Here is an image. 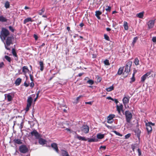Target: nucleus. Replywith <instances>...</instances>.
<instances>
[{"label":"nucleus","instance_id":"1","mask_svg":"<svg viewBox=\"0 0 156 156\" xmlns=\"http://www.w3.org/2000/svg\"><path fill=\"white\" fill-rule=\"evenodd\" d=\"M9 34V30L3 27L2 28V30L0 32V37L2 41L4 42L6 38Z\"/></svg>","mask_w":156,"mask_h":156},{"label":"nucleus","instance_id":"2","mask_svg":"<svg viewBox=\"0 0 156 156\" xmlns=\"http://www.w3.org/2000/svg\"><path fill=\"white\" fill-rule=\"evenodd\" d=\"M125 115L126 122L129 123L132 118V113L129 111H126L125 112Z\"/></svg>","mask_w":156,"mask_h":156},{"label":"nucleus","instance_id":"3","mask_svg":"<svg viewBox=\"0 0 156 156\" xmlns=\"http://www.w3.org/2000/svg\"><path fill=\"white\" fill-rule=\"evenodd\" d=\"M132 62H128L126 64L125 66V71L123 73V74L125 73H129L130 70V68L132 65Z\"/></svg>","mask_w":156,"mask_h":156},{"label":"nucleus","instance_id":"4","mask_svg":"<svg viewBox=\"0 0 156 156\" xmlns=\"http://www.w3.org/2000/svg\"><path fill=\"white\" fill-rule=\"evenodd\" d=\"M19 150L21 153L23 154L27 153L28 151V148L26 145H22L20 146Z\"/></svg>","mask_w":156,"mask_h":156},{"label":"nucleus","instance_id":"5","mask_svg":"<svg viewBox=\"0 0 156 156\" xmlns=\"http://www.w3.org/2000/svg\"><path fill=\"white\" fill-rule=\"evenodd\" d=\"M154 123H152L151 122H149L147 123H146V129L148 133H149L151 132L152 130V126H154Z\"/></svg>","mask_w":156,"mask_h":156},{"label":"nucleus","instance_id":"6","mask_svg":"<svg viewBox=\"0 0 156 156\" xmlns=\"http://www.w3.org/2000/svg\"><path fill=\"white\" fill-rule=\"evenodd\" d=\"M13 37L12 36H9L7 37L5 43L7 46H9L11 44H12V40Z\"/></svg>","mask_w":156,"mask_h":156},{"label":"nucleus","instance_id":"7","mask_svg":"<svg viewBox=\"0 0 156 156\" xmlns=\"http://www.w3.org/2000/svg\"><path fill=\"white\" fill-rule=\"evenodd\" d=\"M81 130L85 133H87L89 132V128L88 126L86 125H84L80 128Z\"/></svg>","mask_w":156,"mask_h":156},{"label":"nucleus","instance_id":"8","mask_svg":"<svg viewBox=\"0 0 156 156\" xmlns=\"http://www.w3.org/2000/svg\"><path fill=\"white\" fill-rule=\"evenodd\" d=\"M31 136H34L36 139H38L40 137V135L38 133L35 129L30 133Z\"/></svg>","mask_w":156,"mask_h":156},{"label":"nucleus","instance_id":"9","mask_svg":"<svg viewBox=\"0 0 156 156\" xmlns=\"http://www.w3.org/2000/svg\"><path fill=\"white\" fill-rule=\"evenodd\" d=\"M151 72H149L147 73H146L143 75L141 77V81L142 82L144 81L147 78H149L150 77L149 75H151Z\"/></svg>","mask_w":156,"mask_h":156},{"label":"nucleus","instance_id":"10","mask_svg":"<svg viewBox=\"0 0 156 156\" xmlns=\"http://www.w3.org/2000/svg\"><path fill=\"white\" fill-rule=\"evenodd\" d=\"M115 115L114 114H110L107 117V122L109 123H112L113 122V118H115Z\"/></svg>","mask_w":156,"mask_h":156},{"label":"nucleus","instance_id":"11","mask_svg":"<svg viewBox=\"0 0 156 156\" xmlns=\"http://www.w3.org/2000/svg\"><path fill=\"white\" fill-rule=\"evenodd\" d=\"M116 108L117 111L118 112V113L119 114L121 115V111H122L123 110V105L122 104H121L119 106L118 105H116Z\"/></svg>","mask_w":156,"mask_h":156},{"label":"nucleus","instance_id":"12","mask_svg":"<svg viewBox=\"0 0 156 156\" xmlns=\"http://www.w3.org/2000/svg\"><path fill=\"white\" fill-rule=\"evenodd\" d=\"M130 97H124L122 99V101L124 105H126V104L128 103L129 102Z\"/></svg>","mask_w":156,"mask_h":156},{"label":"nucleus","instance_id":"13","mask_svg":"<svg viewBox=\"0 0 156 156\" xmlns=\"http://www.w3.org/2000/svg\"><path fill=\"white\" fill-rule=\"evenodd\" d=\"M51 147L57 153H58V150L57 144L55 143H52L51 144Z\"/></svg>","mask_w":156,"mask_h":156},{"label":"nucleus","instance_id":"14","mask_svg":"<svg viewBox=\"0 0 156 156\" xmlns=\"http://www.w3.org/2000/svg\"><path fill=\"white\" fill-rule=\"evenodd\" d=\"M154 21L151 20L149 21L148 23V26L149 29L152 28L154 26Z\"/></svg>","mask_w":156,"mask_h":156},{"label":"nucleus","instance_id":"15","mask_svg":"<svg viewBox=\"0 0 156 156\" xmlns=\"http://www.w3.org/2000/svg\"><path fill=\"white\" fill-rule=\"evenodd\" d=\"M13 142L15 144H22V140L19 139H14Z\"/></svg>","mask_w":156,"mask_h":156},{"label":"nucleus","instance_id":"16","mask_svg":"<svg viewBox=\"0 0 156 156\" xmlns=\"http://www.w3.org/2000/svg\"><path fill=\"white\" fill-rule=\"evenodd\" d=\"M29 71L28 68L27 66H24L22 68V72L23 73V74L26 75L27 72Z\"/></svg>","mask_w":156,"mask_h":156},{"label":"nucleus","instance_id":"17","mask_svg":"<svg viewBox=\"0 0 156 156\" xmlns=\"http://www.w3.org/2000/svg\"><path fill=\"white\" fill-rule=\"evenodd\" d=\"M12 53L13 54V55L15 57V60L16 61H17L18 60V57L16 54L15 50L14 48L12 49Z\"/></svg>","mask_w":156,"mask_h":156},{"label":"nucleus","instance_id":"18","mask_svg":"<svg viewBox=\"0 0 156 156\" xmlns=\"http://www.w3.org/2000/svg\"><path fill=\"white\" fill-rule=\"evenodd\" d=\"M102 14V12L100 11H96L95 12V16L97 17L98 19H100L101 18L100 16Z\"/></svg>","mask_w":156,"mask_h":156},{"label":"nucleus","instance_id":"19","mask_svg":"<svg viewBox=\"0 0 156 156\" xmlns=\"http://www.w3.org/2000/svg\"><path fill=\"white\" fill-rule=\"evenodd\" d=\"M33 99L32 97L30 96H29L28 98V99L27 101V104L31 105L33 101Z\"/></svg>","mask_w":156,"mask_h":156},{"label":"nucleus","instance_id":"20","mask_svg":"<svg viewBox=\"0 0 156 156\" xmlns=\"http://www.w3.org/2000/svg\"><path fill=\"white\" fill-rule=\"evenodd\" d=\"M21 81L22 79L21 78H18L16 79L15 82V84L16 86H19L20 85Z\"/></svg>","mask_w":156,"mask_h":156},{"label":"nucleus","instance_id":"21","mask_svg":"<svg viewBox=\"0 0 156 156\" xmlns=\"http://www.w3.org/2000/svg\"><path fill=\"white\" fill-rule=\"evenodd\" d=\"M144 12H142L136 14V16L139 18L142 19L144 17Z\"/></svg>","mask_w":156,"mask_h":156},{"label":"nucleus","instance_id":"22","mask_svg":"<svg viewBox=\"0 0 156 156\" xmlns=\"http://www.w3.org/2000/svg\"><path fill=\"white\" fill-rule=\"evenodd\" d=\"M46 141L45 140H44L42 138L39 139V143L41 145H44L45 144Z\"/></svg>","mask_w":156,"mask_h":156},{"label":"nucleus","instance_id":"23","mask_svg":"<svg viewBox=\"0 0 156 156\" xmlns=\"http://www.w3.org/2000/svg\"><path fill=\"white\" fill-rule=\"evenodd\" d=\"M32 21H33V20H32L30 17L27 18L24 20L23 23L25 24L26 23L28 22Z\"/></svg>","mask_w":156,"mask_h":156},{"label":"nucleus","instance_id":"24","mask_svg":"<svg viewBox=\"0 0 156 156\" xmlns=\"http://www.w3.org/2000/svg\"><path fill=\"white\" fill-rule=\"evenodd\" d=\"M62 156H69L68 153L66 151L62 150Z\"/></svg>","mask_w":156,"mask_h":156},{"label":"nucleus","instance_id":"25","mask_svg":"<svg viewBox=\"0 0 156 156\" xmlns=\"http://www.w3.org/2000/svg\"><path fill=\"white\" fill-rule=\"evenodd\" d=\"M88 141L89 142H97L98 141V139L96 137H94L89 139Z\"/></svg>","mask_w":156,"mask_h":156},{"label":"nucleus","instance_id":"26","mask_svg":"<svg viewBox=\"0 0 156 156\" xmlns=\"http://www.w3.org/2000/svg\"><path fill=\"white\" fill-rule=\"evenodd\" d=\"M7 21V19L2 16H0V21L2 22H6Z\"/></svg>","mask_w":156,"mask_h":156},{"label":"nucleus","instance_id":"27","mask_svg":"<svg viewBox=\"0 0 156 156\" xmlns=\"http://www.w3.org/2000/svg\"><path fill=\"white\" fill-rule=\"evenodd\" d=\"M123 27L125 30H128V26L127 23L126 21L124 22Z\"/></svg>","mask_w":156,"mask_h":156},{"label":"nucleus","instance_id":"28","mask_svg":"<svg viewBox=\"0 0 156 156\" xmlns=\"http://www.w3.org/2000/svg\"><path fill=\"white\" fill-rule=\"evenodd\" d=\"M76 138L80 140H82L83 141L87 140L85 139V137L81 136H79L78 135H77L76 136Z\"/></svg>","mask_w":156,"mask_h":156},{"label":"nucleus","instance_id":"29","mask_svg":"<svg viewBox=\"0 0 156 156\" xmlns=\"http://www.w3.org/2000/svg\"><path fill=\"white\" fill-rule=\"evenodd\" d=\"M39 64L41 67L40 68V70L41 71H42L44 69V64L42 62L40 61L39 62Z\"/></svg>","mask_w":156,"mask_h":156},{"label":"nucleus","instance_id":"30","mask_svg":"<svg viewBox=\"0 0 156 156\" xmlns=\"http://www.w3.org/2000/svg\"><path fill=\"white\" fill-rule=\"evenodd\" d=\"M104 134L98 133L97 135V138L99 139H102L104 138Z\"/></svg>","mask_w":156,"mask_h":156},{"label":"nucleus","instance_id":"31","mask_svg":"<svg viewBox=\"0 0 156 156\" xmlns=\"http://www.w3.org/2000/svg\"><path fill=\"white\" fill-rule=\"evenodd\" d=\"M114 87L112 85V86L108 88H106V90L107 91L110 92L113 90L114 89Z\"/></svg>","mask_w":156,"mask_h":156},{"label":"nucleus","instance_id":"32","mask_svg":"<svg viewBox=\"0 0 156 156\" xmlns=\"http://www.w3.org/2000/svg\"><path fill=\"white\" fill-rule=\"evenodd\" d=\"M5 7L6 9L9 8L10 7V3L8 1H6L5 4Z\"/></svg>","mask_w":156,"mask_h":156},{"label":"nucleus","instance_id":"33","mask_svg":"<svg viewBox=\"0 0 156 156\" xmlns=\"http://www.w3.org/2000/svg\"><path fill=\"white\" fill-rule=\"evenodd\" d=\"M86 83H88L90 85H93L94 83V81L93 80H90L89 79L87 81Z\"/></svg>","mask_w":156,"mask_h":156},{"label":"nucleus","instance_id":"34","mask_svg":"<svg viewBox=\"0 0 156 156\" xmlns=\"http://www.w3.org/2000/svg\"><path fill=\"white\" fill-rule=\"evenodd\" d=\"M45 9L44 8H42L41 10L38 11V13L40 15H41L44 12Z\"/></svg>","mask_w":156,"mask_h":156},{"label":"nucleus","instance_id":"35","mask_svg":"<svg viewBox=\"0 0 156 156\" xmlns=\"http://www.w3.org/2000/svg\"><path fill=\"white\" fill-rule=\"evenodd\" d=\"M7 98L8 101H10L12 100V98L11 95L9 94H8L7 95Z\"/></svg>","mask_w":156,"mask_h":156},{"label":"nucleus","instance_id":"36","mask_svg":"<svg viewBox=\"0 0 156 156\" xmlns=\"http://www.w3.org/2000/svg\"><path fill=\"white\" fill-rule=\"evenodd\" d=\"M123 69L122 68H120L118 72V73L119 75H121L123 73Z\"/></svg>","mask_w":156,"mask_h":156},{"label":"nucleus","instance_id":"37","mask_svg":"<svg viewBox=\"0 0 156 156\" xmlns=\"http://www.w3.org/2000/svg\"><path fill=\"white\" fill-rule=\"evenodd\" d=\"M137 39H138V37H135L133 38V41L132 43V44L133 46L135 44L136 42Z\"/></svg>","mask_w":156,"mask_h":156},{"label":"nucleus","instance_id":"38","mask_svg":"<svg viewBox=\"0 0 156 156\" xmlns=\"http://www.w3.org/2000/svg\"><path fill=\"white\" fill-rule=\"evenodd\" d=\"M106 7L107 8L105 9V10L107 12H111V7L110 6H106Z\"/></svg>","mask_w":156,"mask_h":156},{"label":"nucleus","instance_id":"39","mask_svg":"<svg viewBox=\"0 0 156 156\" xmlns=\"http://www.w3.org/2000/svg\"><path fill=\"white\" fill-rule=\"evenodd\" d=\"M139 61L138 58H136L134 60V63L136 66L139 65Z\"/></svg>","mask_w":156,"mask_h":156},{"label":"nucleus","instance_id":"40","mask_svg":"<svg viewBox=\"0 0 156 156\" xmlns=\"http://www.w3.org/2000/svg\"><path fill=\"white\" fill-rule=\"evenodd\" d=\"M5 59L7 60L9 62H10L11 61V59L8 56L5 55Z\"/></svg>","mask_w":156,"mask_h":156},{"label":"nucleus","instance_id":"41","mask_svg":"<svg viewBox=\"0 0 156 156\" xmlns=\"http://www.w3.org/2000/svg\"><path fill=\"white\" fill-rule=\"evenodd\" d=\"M104 63L105 65H109L110 64L109 63V60L108 59H106L104 62Z\"/></svg>","mask_w":156,"mask_h":156},{"label":"nucleus","instance_id":"42","mask_svg":"<svg viewBox=\"0 0 156 156\" xmlns=\"http://www.w3.org/2000/svg\"><path fill=\"white\" fill-rule=\"evenodd\" d=\"M31 105L27 104V107L25 108V110L26 112H27L29 109V108Z\"/></svg>","mask_w":156,"mask_h":156},{"label":"nucleus","instance_id":"43","mask_svg":"<svg viewBox=\"0 0 156 156\" xmlns=\"http://www.w3.org/2000/svg\"><path fill=\"white\" fill-rule=\"evenodd\" d=\"M104 38L107 40L109 41V37L106 34L104 35Z\"/></svg>","mask_w":156,"mask_h":156},{"label":"nucleus","instance_id":"44","mask_svg":"<svg viewBox=\"0 0 156 156\" xmlns=\"http://www.w3.org/2000/svg\"><path fill=\"white\" fill-rule=\"evenodd\" d=\"M113 132L115 133V134L116 135H118L119 136H122V135L120 133H119L117 132L116 131H113Z\"/></svg>","mask_w":156,"mask_h":156},{"label":"nucleus","instance_id":"45","mask_svg":"<svg viewBox=\"0 0 156 156\" xmlns=\"http://www.w3.org/2000/svg\"><path fill=\"white\" fill-rule=\"evenodd\" d=\"M9 29L10 30H11L12 32H13L14 31V29L11 26H9Z\"/></svg>","mask_w":156,"mask_h":156},{"label":"nucleus","instance_id":"46","mask_svg":"<svg viewBox=\"0 0 156 156\" xmlns=\"http://www.w3.org/2000/svg\"><path fill=\"white\" fill-rule=\"evenodd\" d=\"M131 136L130 133H128V134L126 135L125 136V138L127 139L129 137H130Z\"/></svg>","mask_w":156,"mask_h":156},{"label":"nucleus","instance_id":"47","mask_svg":"<svg viewBox=\"0 0 156 156\" xmlns=\"http://www.w3.org/2000/svg\"><path fill=\"white\" fill-rule=\"evenodd\" d=\"M29 76L31 80L33 82V75L31 74H30Z\"/></svg>","mask_w":156,"mask_h":156},{"label":"nucleus","instance_id":"48","mask_svg":"<svg viewBox=\"0 0 156 156\" xmlns=\"http://www.w3.org/2000/svg\"><path fill=\"white\" fill-rule=\"evenodd\" d=\"M152 41L153 42H156V37H152Z\"/></svg>","mask_w":156,"mask_h":156},{"label":"nucleus","instance_id":"49","mask_svg":"<svg viewBox=\"0 0 156 156\" xmlns=\"http://www.w3.org/2000/svg\"><path fill=\"white\" fill-rule=\"evenodd\" d=\"M4 66V64L3 62H2L0 63V69L3 67Z\"/></svg>","mask_w":156,"mask_h":156},{"label":"nucleus","instance_id":"50","mask_svg":"<svg viewBox=\"0 0 156 156\" xmlns=\"http://www.w3.org/2000/svg\"><path fill=\"white\" fill-rule=\"evenodd\" d=\"M137 150H138V155L139 156H140L141 154V151L140 150V149L139 148H138V149Z\"/></svg>","mask_w":156,"mask_h":156},{"label":"nucleus","instance_id":"51","mask_svg":"<svg viewBox=\"0 0 156 156\" xmlns=\"http://www.w3.org/2000/svg\"><path fill=\"white\" fill-rule=\"evenodd\" d=\"M34 38L35 39L36 41H37V40L38 37L37 35H36L35 34H34Z\"/></svg>","mask_w":156,"mask_h":156},{"label":"nucleus","instance_id":"52","mask_svg":"<svg viewBox=\"0 0 156 156\" xmlns=\"http://www.w3.org/2000/svg\"><path fill=\"white\" fill-rule=\"evenodd\" d=\"M23 122H22L20 124V126L19 127L21 130V129L23 128Z\"/></svg>","mask_w":156,"mask_h":156},{"label":"nucleus","instance_id":"53","mask_svg":"<svg viewBox=\"0 0 156 156\" xmlns=\"http://www.w3.org/2000/svg\"><path fill=\"white\" fill-rule=\"evenodd\" d=\"M100 149H103L104 150H105L106 148V146H101L100 148Z\"/></svg>","mask_w":156,"mask_h":156},{"label":"nucleus","instance_id":"54","mask_svg":"<svg viewBox=\"0 0 156 156\" xmlns=\"http://www.w3.org/2000/svg\"><path fill=\"white\" fill-rule=\"evenodd\" d=\"M24 85L26 87H27L29 86V84L27 83L26 82H25L24 83Z\"/></svg>","mask_w":156,"mask_h":156},{"label":"nucleus","instance_id":"55","mask_svg":"<svg viewBox=\"0 0 156 156\" xmlns=\"http://www.w3.org/2000/svg\"><path fill=\"white\" fill-rule=\"evenodd\" d=\"M34 83L32 81V82H31V83H30V86L31 87H33L34 86Z\"/></svg>","mask_w":156,"mask_h":156},{"label":"nucleus","instance_id":"56","mask_svg":"<svg viewBox=\"0 0 156 156\" xmlns=\"http://www.w3.org/2000/svg\"><path fill=\"white\" fill-rule=\"evenodd\" d=\"M135 80V78L134 77H132L131 78V81L130 82H133Z\"/></svg>","mask_w":156,"mask_h":156},{"label":"nucleus","instance_id":"57","mask_svg":"<svg viewBox=\"0 0 156 156\" xmlns=\"http://www.w3.org/2000/svg\"><path fill=\"white\" fill-rule=\"evenodd\" d=\"M92 102L91 101H90V102H86L85 104H89V105H92Z\"/></svg>","mask_w":156,"mask_h":156},{"label":"nucleus","instance_id":"58","mask_svg":"<svg viewBox=\"0 0 156 156\" xmlns=\"http://www.w3.org/2000/svg\"><path fill=\"white\" fill-rule=\"evenodd\" d=\"M107 98L108 99H109V100H111L112 101H114V99H113V98H112L110 97H108Z\"/></svg>","mask_w":156,"mask_h":156},{"label":"nucleus","instance_id":"59","mask_svg":"<svg viewBox=\"0 0 156 156\" xmlns=\"http://www.w3.org/2000/svg\"><path fill=\"white\" fill-rule=\"evenodd\" d=\"M4 44H5V48L7 49V50H9V48H8L7 46V45H6V44H5L4 43Z\"/></svg>","mask_w":156,"mask_h":156},{"label":"nucleus","instance_id":"60","mask_svg":"<svg viewBox=\"0 0 156 156\" xmlns=\"http://www.w3.org/2000/svg\"><path fill=\"white\" fill-rule=\"evenodd\" d=\"M113 101H114L116 104H117L118 103V101L117 99H115Z\"/></svg>","mask_w":156,"mask_h":156},{"label":"nucleus","instance_id":"61","mask_svg":"<svg viewBox=\"0 0 156 156\" xmlns=\"http://www.w3.org/2000/svg\"><path fill=\"white\" fill-rule=\"evenodd\" d=\"M83 26H84V24H83V23H81L80 24V26L81 27H82Z\"/></svg>","mask_w":156,"mask_h":156},{"label":"nucleus","instance_id":"62","mask_svg":"<svg viewBox=\"0 0 156 156\" xmlns=\"http://www.w3.org/2000/svg\"><path fill=\"white\" fill-rule=\"evenodd\" d=\"M40 91H38L37 92V94H36V95H37V97H38L39 94V93H40Z\"/></svg>","mask_w":156,"mask_h":156},{"label":"nucleus","instance_id":"63","mask_svg":"<svg viewBox=\"0 0 156 156\" xmlns=\"http://www.w3.org/2000/svg\"><path fill=\"white\" fill-rule=\"evenodd\" d=\"M106 30L107 31H109L111 30V29L109 28H106Z\"/></svg>","mask_w":156,"mask_h":156},{"label":"nucleus","instance_id":"64","mask_svg":"<svg viewBox=\"0 0 156 156\" xmlns=\"http://www.w3.org/2000/svg\"><path fill=\"white\" fill-rule=\"evenodd\" d=\"M97 81L100 82L101 81V79L100 78H98L97 79Z\"/></svg>","mask_w":156,"mask_h":156}]
</instances>
